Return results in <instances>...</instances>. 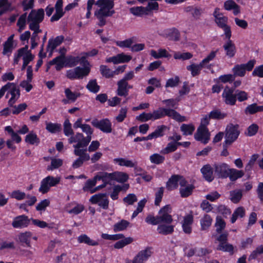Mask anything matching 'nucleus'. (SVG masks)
<instances>
[{"label":"nucleus","instance_id":"1","mask_svg":"<svg viewBox=\"0 0 263 263\" xmlns=\"http://www.w3.org/2000/svg\"><path fill=\"white\" fill-rule=\"evenodd\" d=\"M100 9L95 12V16L99 20L98 25L102 27L105 25V17L111 16L115 11L114 0H98L95 3Z\"/></svg>","mask_w":263,"mask_h":263},{"label":"nucleus","instance_id":"2","mask_svg":"<svg viewBox=\"0 0 263 263\" xmlns=\"http://www.w3.org/2000/svg\"><path fill=\"white\" fill-rule=\"evenodd\" d=\"M214 21L217 25L223 29L226 37L231 36V28L227 25L228 17L220 12V9L216 8L213 12Z\"/></svg>","mask_w":263,"mask_h":263},{"label":"nucleus","instance_id":"3","mask_svg":"<svg viewBox=\"0 0 263 263\" xmlns=\"http://www.w3.org/2000/svg\"><path fill=\"white\" fill-rule=\"evenodd\" d=\"M44 17V10L42 8L32 10L27 17L29 28H40V24Z\"/></svg>","mask_w":263,"mask_h":263},{"label":"nucleus","instance_id":"4","mask_svg":"<svg viewBox=\"0 0 263 263\" xmlns=\"http://www.w3.org/2000/svg\"><path fill=\"white\" fill-rule=\"evenodd\" d=\"M225 141L223 147H227L231 144L238 138L239 135L238 125H234L232 124L228 125L225 131Z\"/></svg>","mask_w":263,"mask_h":263},{"label":"nucleus","instance_id":"5","mask_svg":"<svg viewBox=\"0 0 263 263\" xmlns=\"http://www.w3.org/2000/svg\"><path fill=\"white\" fill-rule=\"evenodd\" d=\"M60 181V177H54L52 176H48L42 180L39 191L42 194L47 193L51 186L57 185Z\"/></svg>","mask_w":263,"mask_h":263},{"label":"nucleus","instance_id":"6","mask_svg":"<svg viewBox=\"0 0 263 263\" xmlns=\"http://www.w3.org/2000/svg\"><path fill=\"white\" fill-rule=\"evenodd\" d=\"M172 208L170 205H166L162 208L159 211V215L157 216V219L159 224L166 223L171 224L173 221L172 216L170 214Z\"/></svg>","mask_w":263,"mask_h":263},{"label":"nucleus","instance_id":"7","mask_svg":"<svg viewBox=\"0 0 263 263\" xmlns=\"http://www.w3.org/2000/svg\"><path fill=\"white\" fill-rule=\"evenodd\" d=\"M255 62L256 61L255 60H250L246 64L235 65L232 69L234 77H243L245 75L246 70L251 71L253 69Z\"/></svg>","mask_w":263,"mask_h":263},{"label":"nucleus","instance_id":"8","mask_svg":"<svg viewBox=\"0 0 263 263\" xmlns=\"http://www.w3.org/2000/svg\"><path fill=\"white\" fill-rule=\"evenodd\" d=\"M89 138H87L86 141H83L81 143L80 142L79 143H77L73 145V147L74 148L73 153L76 156L86 160L90 159L89 154L86 153L87 150L86 147L89 143Z\"/></svg>","mask_w":263,"mask_h":263},{"label":"nucleus","instance_id":"9","mask_svg":"<svg viewBox=\"0 0 263 263\" xmlns=\"http://www.w3.org/2000/svg\"><path fill=\"white\" fill-rule=\"evenodd\" d=\"M89 201L92 204H97L104 210H107L109 206V200L106 194H98L93 195Z\"/></svg>","mask_w":263,"mask_h":263},{"label":"nucleus","instance_id":"10","mask_svg":"<svg viewBox=\"0 0 263 263\" xmlns=\"http://www.w3.org/2000/svg\"><path fill=\"white\" fill-rule=\"evenodd\" d=\"M224 103L229 105H234L236 102L235 92L234 88L226 86L222 94Z\"/></svg>","mask_w":263,"mask_h":263},{"label":"nucleus","instance_id":"11","mask_svg":"<svg viewBox=\"0 0 263 263\" xmlns=\"http://www.w3.org/2000/svg\"><path fill=\"white\" fill-rule=\"evenodd\" d=\"M91 124L93 126L104 133H110L112 131L111 123L107 119H102L100 121L94 119L91 122Z\"/></svg>","mask_w":263,"mask_h":263},{"label":"nucleus","instance_id":"12","mask_svg":"<svg viewBox=\"0 0 263 263\" xmlns=\"http://www.w3.org/2000/svg\"><path fill=\"white\" fill-rule=\"evenodd\" d=\"M194 137L197 141H201L204 144L207 143L210 138V133L207 127L199 126Z\"/></svg>","mask_w":263,"mask_h":263},{"label":"nucleus","instance_id":"13","mask_svg":"<svg viewBox=\"0 0 263 263\" xmlns=\"http://www.w3.org/2000/svg\"><path fill=\"white\" fill-rule=\"evenodd\" d=\"M214 166L215 173L219 178H226L228 177L230 168L228 164L218 163L215 164Z\"/></svg>","mask_w":263,"mask_h":263},{"label":"nucleus","instance_id":"14","mask_svg":"<svg viewBox=\"0 0 263 263\" xmlns=\"http://www.w3.org/2000/svg\"><path fill=\"white\" fill-rule=\"evenodd\" d=\"M118 88L117 93L119 96L126 97L128 95L129 89H132L133 86L128 84L127 82L123 80H119L117 83Z\"/></svg>","mask_w":263,"mask_h":263},{"label":"nucleus","instance_id":"15","mask_svg":"<svg viewBox=\"0 0 263 263\" xmlns=\"http://www.w3.org/2000/svg\"><path fill=\"white\" fill-rule=\"evenodd\" d=\"M152 252L150 248H147L144 250L140 251L132 260V263H143L152 255Z\"/></svg>","mask_w":263,"mask_h":263},{"label":"nucleus","instance_id":"16","mask_svg":"<svg viewBox=\"0 0 263 263\" xmlns=\"http://www.w3.org/2000/svg\"><path fill=\"white\" fill-rule=\"evenodd\" d=\"M28 217L24 215L15 217L12 222V226L14 228H22L27 227L30 221Z\"/></svg>","mask_w":263,"mask_h":263},{"label":"nucleus","instance_id":"17","mask_svg":"<svg viewBox=\"0 0 263 263\" xmlns=\"http://www.w3.org/2000/svg\"><path fill=\"white\" fill-rule=\"evenodd\" d=\"M226 37L227 41L223 45V48L226 52V55L230 58H232L234 56L236 52V47L235 44L231 40V36Z\"/></svg>","mask_w":263,"mask_h":263},{"label":"nucleus","instance_id":"18","mask_svg":"<svg viewBox=\"0 0 263 263\" xmlns=\"http://www.w3.org/2000/svg\"><path fill=\"white\" fill-rule=\"evenodd\" d=\"M10 84H12L11 87L9 89H11L10 91V93L11 95V97L9 100L8 104L10 106H12V105L15 103L16 100L18 99L20 96V92L19 89L16 88L15 84L13 83H10Z\"/></svg>","mask_w":263,"mask_h":263},{"label":"nucleus","instance_id":"19","mask_svg":"<svg viewBox=\"0 0 263 263\" xmlns=\"http://www.w3.org/2000/svg\"><path fill=\"white\" fill-rule=\"evenodd\" d=\"M224 8L226 10H233V14L236 15L240 13V6L233 0H228L224 3Z\"/></svg>","mask_w":263,"mask_h":263},{"label":"nucleus","instance_id":"20","mask_svg":"<svg viewBox=\"0 0 263 263\" xmlns=\"http://www.w3.org/2000/svg\"><path fill=\"white\" fill-rule=\"evenodd\" d=\"M174 226L171 224L161 223L157 227V231L160 234L167 235L171 234L174 232Z\"/></svg>","mask_w":263,"mask_h":263},{"label":"nucleus","instance_id":"21","mask_svg":"<svg viewBox=\"0 0 263 263\" xmlns=\"http://www.w3.org/2000/svg\"><path fill=\"white\" fill-rule=\"evenodd\" d=\"M193 222V217L191 215H188L184 217L182 222L183 232L186 234H190L192 232V224Z\"/></svg>","mask_w":263,"mask_h":263},{"label":"nucleus","instance_id":"22","mask_svg":"<svg viewBox=\"0 0 263 263\" xmlns=\"http://www.w3.org/2000/svg\"><path fill=\"white\" fill-rule=\"evenodd\" d=\"M201 172L206 180L210 182L214 179L213 169L210 164L204 165L201 169Z\"/></svg>","mask_w":263,"mask_h":263},{"label":"nucleus","instance_id":"23","mask_svg":"<svg viewBox=\"0 0 263 263\" xmlns=\"http://www.w3.org/2000/svg\"><path fill=\"white\" fill-rule=\"evenodd\" d=\"M32 233L30 232L21 233L18 235V241L22 243H25L27 247H31L30 240Z\"/></svg>","mask_w":263,"mask_h":263},{"label":"nucleus","instance_id":"24","mask_svg":"<svg viewBox=\"0 0 263 263\" xmlns=\"http://www.w3.org/2000/svg\"><path fill=\"white\" fill-rule=\"evenodd\" d=\"M64 39V36L63 35H60L56 37L53 40H49L47 48L50 49L51 54L52 53L54 49L62 43Z\"/></svg>","mask_w":263,"mask_h":263},{"label":"nucleus","instance_id":"25","mask_svg":"<svg viewBox=\"0 0 263 263\" xmlns=\"http://www.w3.org/2000/svg\"><path fill=\"white\" fill-rule=\"evenodd\" d=\"M95 179L98 180H102L104 183L107 184L111 180H113L112 173H108L107 172H101L98 173L95 176Z\"/></svg>","mask_w":263,"mask_h":263},{"label":"nucleus","instance_id":"26","mask_svg":"<svg viewBox=\"0 0 263 263\" xmlns=\"http://www.w3.org/2000/svg\"><path fill=\"white\" fill-rule=\"evenodd\" d=\"M204 65L201 62L199 64L196 65L192 64L186 67V69L191 72V74L193 77L198 76L200 73L201 69L204 67Z\"/></svg>","mask_w":263,"mask_h":263},{"label":"nucleus","instance_id":"27","mask_svg":"<svg viewBox=\"0 0 263 263\" xmlns=\"http://www.w3.org/2000/svg\"><path fill=\"white\" fill-rule=\"evenodd\" d=\"M78 241L79 243H84L89 246H96L99 245V243L97 241L91 239L85 234L79 236L78 237Z\"/></svg>","mask_w":263,"mask_h":263},{"label":"nucleus","instance_id":"28","mask_svg":"<svg viewBox=\"0 0 263 263\" xmlns=\"http://www.w3.org/2000/svg\"><path fill=\"white\" fill-rule=\"evenodd\" d=\"M179 175H174L168 179L166 182V188L171 191L177 189L178 184Z\"/></svg>","mask_w":263,"mask_h":263},{"label":"nucleus","instance_id":"29","mask_svg":"<svg viewBox=\"0 0 263 263\" xmlns=\"http://www.w3.org/2000/svg\"><path fill=\"white\" fill-rule=\"evenodd\" d=\"M244 173L242 171H239L234 168H230L228 177L231 181H234L237 179L242 177Z\"/></svg>","mask_w":263,"mask_h":263},{"label":"nucleus","instance_id":"30","mask_svg":"<svg viewBox=\"0 0 263 263\" xmlns=\"http://www.w3.org/2000/svg\"><path fill=\"white\" fill-rule=\"evenodd\" d=\"M76 70L77 71L78 79H82L88 75L90 71V68L89 66H85V67L78 66L76 67Z\"/></svg>","mask_w":263,"mask_h":263},{"label":"nucleus","instance_id":"31","mask_svg":"<svg viewBox=\"0 0 263 263\" xmlns=\"http://www.w3.org/2000/svg\"><path fill=\"white\" fill-rule=\"evenodd\" d=\"M245 113L251 115L257 112L263 111V106H258L256 103L248 105L245 109Z\"/></svg>","mask_w":263,"mask_h":263},{"label":"nucleus","instance_id":"32","mask_svg":"<svg viewBox=\"0 0 263 263\" xmlns=\"http://www.w3.org/2000/svg\"><path fill=\"white\" fill-rule=\"evenodd\" d=\"M212 221V218L210 215H204L200 220L201 230H205L208 229L211 226Z\"/></svg>","mask_w":263,"mask_h":263},{"label":"nucleus","instance_id":"33","mask_svg":"<svg viewBox=\"0 0 263 263\" xmlns=\"http://www.w3.org/2000/svg\"><path fill=\"white\" fill-rule=\"evenodd\" d=\"M245 215V210L242 207L240 206L237 208L232 214L231 219L232 223H234L238 217L242 218Z\"/></svg>","mask_w":263,"mask_h":263},{"label":"nucleus","instance_id":"34","mask_svg":"<svg viewBox=\"0 0 263 263\" xmlns=\"http://www.w3.org/2000/svg\"><path fill=\"white\" fill-rule=\"evenodd\" d=\"M113 180H116L119 182H124L128 179V175L123 172H115L112 173Z\"/></svg>","mask_w":263,"mask_h":263},{"label":"nucleus","instance_id":"35","mask_svg":"<svg viewBox=\"0 0 263 263\" xmlns=\"http://www.w3.org/2000/svg\"><path fill=\"white\" fill-rule=\"evenodd\" d=\"M216 249L218 251L228 252L233 254L234 247L232 245L228 243L227 241L223 243H219Z\"/></svg>","mask_w":263,"mask_h":263},{"label":"nucleus","instance_id":"36","mask_svg":"<svg viewBox=\"0 0 263 263\" xmlns=\"http://www.w3.org/2000/svg\"><path fill=\"white\" fill-rule=\"evenodd\" d=\"M100 70L101 74L106 78H111L115 76L114 71L111 70L105 65H101L100 67Z\"/></svg>","mask_w":263,"mask_h":263},{"label":"nucleus","instance_id":"37","mask_svg":"<svg viewBox=\"0 0 263 263\" xmlns=\"http://www.w3.org/2000/svg\"><path fill=\"white\" fill-rule=\"evenodd\" d=\"M194 186L192 184H187L186 186L180 187L179 192L182 197H187L192 193Z\"/></svg>","mask_w":263,"mask_h":263},{"label":"nucleus","instance_id":"38","mask_svg":"<svg viewBox=\"0 0 263 263\" xmlns=\"http://www.w3.org/2000/svg\"><path fill=\"white\" fill-rule=\"evenodd\" d=\"M167 127L165 125H161L158 126L157 128L152 133L149 135L151 139L157 138L163 135L164 131L166 129Z\"/></svg>","mask_w":263,"mask_h":263},{"label":"nucleus","instance_id":"39","mask_svg":"<svg viewBox=\"0 0 263 263\" xmlns=\"http://www.w3.org/2000/svg\"><path fill=\"white\" fill-rule=\"evenodd\" d=\"M114 161L118 163L120 166H125L126 167H135V163L131 160H126L124 158H115Z\"/></svg>","mask_w":263,"mask_h":263},{"label":"nucleus","instance_id":"40","mask_svg":"<svg viewBox=\"0 0 263 263\" xmlns=\"http://www.w3.org/2000/svg\"><path fill=\"white\" fill-rule=\"evenodd\" d=\"M25 141L32 145L38 144L40 143V139L35 133L31 132L26 136Z\"/></svg>","mask_w":263,"mask_h":263},{"label":"nucleus","instance_id":"41","mask_svg":"<svg viewBox=\"0 0 263 263\" xmlns=\"http://www.w3.org/2000/svg\"><path fill=\"white\" fill-rule=\"evenodd\" d=\"M165 116H167L177 121H183L180 115L174 109L165 108Z\"/></svg>","mask_w":263,"mask_h":263},{"label":"nucleus","instance_id":"42","mask_svg":"<svg viewBox=\"0 0 263 263\" xmlns=\"http://www.w3.org/2000/svg\"><path fill=\"white\" fill-rule=\"evenodd\" d=\"M230 199L235 203H238L242 197V192L241 190H234L230 192Z\"/></svg>","mask_w":263,"mask_h":263},{"label":"nucleus","instance_id":"43","mask_svg":"<svg viewBox=\"0 0 263 263\" xmlns=\"http://www.w3.org/2000/svg\"><path fill=\"white\" fill-rule=\"evenodd\" d=\"M64 92L66 97L71 102H74L77 98L81 95L80 92H72L69 88H66Z\"/></svg>","mask_w":263,"mask_h":263},{"label":"nucleus","instance_id":"44","mask_svg":"<svg viewBox=\"0 0 263 263\" xmlns=\"http://www.w3.org/2000/svg\"><path fill=\"white\" fill-rule=\"evenodd\" d=\"M51 165L48 166L47 170L48 171H52L53 170L57 169L62 165L63 161L61 159H56L51 158Z\"/></svg>","mask_w":263,"mask_h":263},{"label":"nucleus","instance_id":"45","mask_svg":"<svg viewBox=\"0 0 263 263\" xmlns=\"http://www.w3.org/2000/svg\"><path fill=\"white\" fill-rule=\"evenodd\" d=\"M86 88L90 92L97 93L100 90V86L98 85L96 79L91 80L86 85Z\"/></svg>","mask_w":263,"mask_h":263},{"label":"nucleus","instance_id":"46","mask_svg":"<svg viewBox=\"0 0 263 263\" xmlns=\"http://www.w3.org/2000/svg\"><path fill=\"white\" fill-rule=\"evenodd\" d=\"M46 129L50 133H55L59 132L61 129V126L58 123H52L50 122H46Z\"/></svg>","mask_w":263,"mask_h":263},{"label":"nucleus","instance_id":"47","mask_svg":"<svg viewBox=\"0 0 263 263\" xmlns=\"http://www.w3.org/2000/svg\"><path fill=\"white\" fill-rule=\"evenodd\" d=\"M129 224L128 221L123 219L114 226V231L115 232L123 231L126 229Z\"/></svg>","mask_w":263,"mask_h":263},{"label":"nucleus","instance_id":"48","mask_svg":"<svg viewBox=\"0 0 263 263\" xmlns=\"http://www.w3.org/2000/svg\"><path fill=\"white\" fill-rule=\"evenodd\" d=\"M26 20H27V13L23 14L19 17L17 22V26L18 27V31L19 32H21L24 29L26 26Z\"/></svg>","mask_w":263,"mask_h":263},{"label":"nucleus","instance_id":"49","mask_svg":"<svg viewBox=\"0 0 263 263\" xmlns=\"http://www.w3.org/2000/svg\"><path fill=\"white\" fill-rule=\"evenodd\" d=\"M133 241V239L131 237H127L124 239L119 240L115 243L114 247L116 249H121L126 245L130 244Z\"/></svg>","mask_w":263,"mask_h":263},{"label":"nucleus","instance_id":"50","mask_svg":"<svg viewBox=\"0 0 263 263\" xmlns=\"http://www.w3.org/2000/svg\"><path fill=\"white\" fill-rule=\"evenodd\" d=\"M236 100L239 102H243L248 99V94L245 91L239 89H235Z\"/></svg>","mask_w":263,"mask_h":263},{"label":"nucleus","instance_id":"51","mask_svg":"<svg viewBox=\"0 0 263 263\" xmlns=\"http://www.w3.org/2000/svg\"><path fill=\"white\" fill-rule=\"evenodd\" d=\"M151 55L155 59H159L162 57H167L168 53L165 49H159L158 52L154 50L151 51Z\"/></svg>","mask_w":263,"mask_h":263},{"label":"nucleus","instance_id":"52","mask_svg":"<svg viewBox=\"0 0 263 263\" xmlns=\"http://www.w3.org/2000/svg\"><path fill=\"white\" fill-rule=\"evenodd\" d=\"M149 159L152 163L159 164L164 162L165 158L164 156L156 153L152 155L149 157Z\"/></svg>","mask_w":263,"mask_h":263},{"label":"nucleus","instance_id":"53","mask_svg":"<svg viewBox=\"0 0 263 263\" xmlns=\"http://www.w3.org/2000/svg\"><path fill=\"white\" fill-rule=\"evenodd\" d=\"M79 63V57H72L70 56L66 58L65 60V66H67L70 67L75 66Z\"/></svg>","mask_w":263,"mask_h":263},{"label":"nucleus","instance_id":"54","mask_svg":"<svg viewBox=\"0 0 263 263\" xmlns=\"http://www.w3.org/2000/svg\"><path fill=\"white\" fill-rule=\"evenodd\" d=\"M151 114L152 120L160 119L165 116V108L160 107L158 109L154 110Z\"/></svg>","mask_w":263,"mask_h":263},{"label":"nucleus","instance_id":"55","mask_svg":"<svg viewBox=\"0 0 263 263\" xmlns=\"http://www.w3.org/2000/svg\"><path fill=\"white\" fill-rule=\"evenodd\" d=\"M130 12L135 15L147 14L146 8L143 7H136L130 9Z\"/></svg>","mask_w":263,"mask_h":263},{"label":"nucleus","instance_id":"56","mask_svg":"<svg viewBox=\"0 0 263 263\" xmlns=\"http://www.w3.org/2000/svg\"><path fill=\"white\" fill-rule=\"evenodd\" d=\"M181 130L184 135H191L195 130V127L192 124H183L180 127Z\"/></svg>","mask_w":263,"mask_h":263},{"label":"nucleus","instance_id":"57","mask_svg":"<svg viewBox=\"0 0 263 263\" xmlns=\"http://www.w3.org/2000/svg\"><path fill=\"white\" fill-rule=\"evenodd\" d=\"M212 119H222L227 117L226 113L221 112L219 110H213L209 114Z\"/></svg>","mask_w":263,"mask_h":263},{"label":"nucleus","instance_id":"58","mask_svg":"<svg viewBox=\"0 0 263 263\" xmlns=\"http://www.w3.org/2000/svg\"><path fill=\"white\" fill-rule=\"evenodd\" d=\"M64 133L66 136L73 135L74 134L71 127V124L68 119H66L64 123Z\"/></svg>","mask_w":263,"mask_h":263},{"label":"nucleus","instance_id":"59","mask_svg":"<svg viewBox=\"0 0 263 263\" xmlns=\"http://www.w3.org/2000/svg\"><path fill=\"white\" fill-rule=\"evenodd\" d=\"M164 187H160L158 189L157 192L155 193V205L156 206H158L160 204L162 200V198L163 197V193H164Z\"/></svg>","mask_w":263,"mask_h":263},{"label":"nucleus","instance_id":"60","mask_svg":"<svg viewBox=\"0 0 263 263\" xmlns=\"http://www.w3.org/2000/svg\"><path fill=\"white\" fill-rule=\"evenodd\" d=\"M215 227H216V232L218 233H220L226 227V223L221 217H217Z\"/></svg>","mask_w":263,"mask_h":263},{"label":"nucleus","instance_id":"61","mask_svg":"<svg viewBox=\"0 0 263 263\" xmlns=\"http://www.w3.org/2000/svg\"><path fill=\"white\" fill-rule=\"evenodd\" d=\"M176 149V144H174V142H170L165 148L161 151L160 153L162 154H167L173 152Z\"/></svg>","mask_w":263,"mask_h":263},{"label":"nucleus","instance_id":"62","mask_svg":"<svg viewBox=\"0 0 263 263\" xmlns=\"http://www.w3.org/2000/svg\"><path fill=\"white\" fill-rule=\"evenodd\" d=\"M261 254H263V245H260L257 247L255 250L252 251L249 257V260L255 259Z\"/></svg>","mask_w":263,"mask_h":263},{"label":"nucleus","instance_id":"63","mask_svg":"<svg viewBox=\"0 0 263 263\" xmlns=\"http://www.w3.org/2000/svg\"><path fill=\"white\" fill-rule=\"evenodd\" d=\"M170 40L177 41L179 40L180 33L179 31L176 28H172L170 30V32L168 34Z\"/></svg>","mask_w":263,"mask_h":263},{"label":"nucleus","instance_id":"64","mask_svg":"<svg viewBox=\"0 0 263 263\" xmlns=\"http://www.w3.org/2000/svg\"><path fill=\"white\" fill-rule=\"evenodd\" d=\"M11 197L18 200L24 199L26 197V194L20 190L13 191L10 195Z\"/></svg>","mask_w":263,"mask_h":263}]
</instances>
